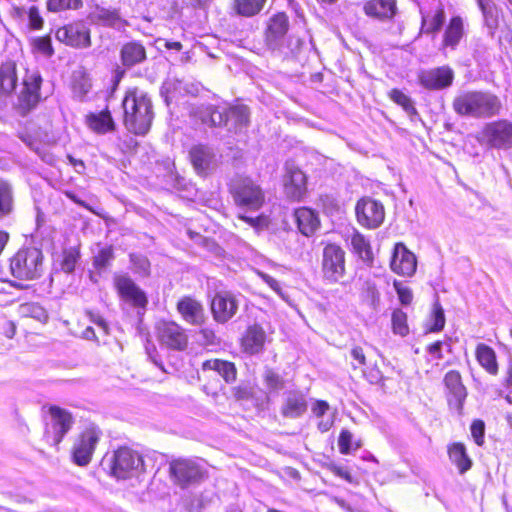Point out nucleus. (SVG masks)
I'll list each match as a JSON object with an SVG mask.
<instances>
[{"instance_id":"f257e3e1","label":"nucleus","mask_w":512,"mask_h":512,"mask_svg":"<svg viewBox=\"0 0 512 512\" xmlns=\"http://www.w3.org/2000/svg\"><path fill=\"white\" fill-rule=\"evenodd\" d=\"M456 114L474 119H488L500 115L501 99L490 91L472 90L458 94L453 100Z\"/></svg>"},{"instance_id":"f03ea898","label":"nucleus","mask_w":512,"mask_h":512,"mask_svg":"<svg viewBox=\"0 0 512 512\" xmlns=\"http://www.w3.org/2000/svg\"><path fill=\"white\" fill-rule=\"evenodd\" d=\"M122 106L126 128L136 135H145L154 118L152 101L148 94L138 88L130 89L126 92Z\"/></svg>"},{"instance_id":"7ed1b4c3","label":"nucleus","mask_w":512,"mask_h":512,"mask_svg":"<svg viewBox=\"0 0 512 512\" xmlns=\"http://www.w3.org/2000/svg\"><path fill=\"white\" fill-rule=\"evenodd\" d=\"M288 27V16L285 13H277L270 18L265 37L266 45L270 50L288 54L294 53L301 47L303 41L300 38L286 36Z\"/></svg>"},{"instance_id":"20e7f679","label":"nucleus","mask_w":512,"mask_h":512,"mask_svg":"<svg viewBox=\"0 0 512 512\" xmlns=\"http://www.w3.org/2000/svg\"><path fill=\"white\" fill-rule=\"evenodd\" d=\"M43 270V253L34 247L20 249L10 260V271L20 280L37 279Z\"/></svg>"},{"instance_id":"39448f33","label":"nucleus","mask_w":512,"mask_h":512,"mask_svg":"<svg viewBox=\"0 0 512 512\" xmlns=\"http://www.w3.org/2000/svg\"><path fill=\"white\" fill-rule=\"evenodd\" d=\"M478 142L490 149L510 150L512 148V122L499 119L484 124L477 136Z\"/></svg>"},{"instance_id":"423d86ee","label":"nucleus","mask_w":512,"mask_h":512,"mask_svg":"<svg viewBox=\"0 0 512 512\" xmlns=\"http://www.w3.org/2000/svg\"><path fill=\"white\" fill-rule=\"evenodd\" d=\"M110 469L114 477L127 479L138 476L144 471V461L138 452L128 447H120L110 460Z\"/></svg>"},{"instance_id":"0eeeda50","label":"nucleus","mask_w":512,"mask_h":512,"mask_svg":"<svg viewBox=\"0 0 512 512\" xmlns=\"http://www.w3.org/2000/svg\"><path fill=\"white\" fill-rule=\"evenodd\" d=\"M231 192L235 203L250 210H258L264 203L261 187L249 177H238L232 182Z\"/></svg>"},{"instance_id":"6e6552de","label":"nucleus","mask_w":512,"mask_h":512,"mask_svg":"<svg viewBox=\"0 0 512 512\" xmlns=\"http://www.w3.org/2000/svg\"><path fill=\"white\" fill-rule=\"evenodd\" d=\"M50 422L46 429L47 441L54 446L60 444L74 424L72 414L58 406L49 408Z\"/></svg>"},{"instance_id":"1a4fd4ad","label":"nucleus","mask_w":512,"mask_h":512,"mask_svg":"<svg viewBox=\"0 0 512 512\" xmlns=\"http://www.w3.org/2000/svg\"><path fill=\"white\" fill-rule=\"evenodd\" d=\"M323 276L329 282H338L345 274V251L336 244H327L322 254Z\"/></svg>"},{"instance_id":"9d476101","label":"nucleus","mask_w":512,"mask_h":512,"mask_svg":"<svg viewBox=\"0 0 512 512\" xmlns=\"http://www.w3.org/2000/svg\"><path fill=\"white\" fill-rule=\"evenodd\" d=\"M55 37L72 48L84 49L91 46L90 28L83 21H75L58 28Z\"/></svg>"},{"instance_id":"9b49d317","label":"nucleus","mask_w":512,"mask_h":512,"mask_svg":"<svg viewBox=\"0 0 512 512\" xmlns=\"http://www.w3.org/2000/svg\"><path fill=\"white\" fill-rule=\"evenodd\" d=\"M101 432L96 427L86 428L75 441L72 457L78 466H86L90 463L97 443L99 442Z\"/></svg>"},{"instance_id":"f8f14e48","label":"nucleus","mask_w":512,"mask_h":512,"mask_svg":"<svg viewBox=\"0 0 512 512\" xmlns=\"http://www.w3.org/2000/svg\"><path fill=\"white\" fill-rule=\"evenodd\" d=\"M358 222L369 229L378 228L385 219L383 204L375 199L364 197L355 207Z\"/></svg>"},{"instance_id":"ddd939ff","label":"nucleus","mask_w":512,"mask_h":512,"mask_svg":"<svg viewBox=\"0 0 512 512\" xmlns=\"http://www.w3.org/2000/svg\"><path fill=\"white\" fill-rule=\"evenodd\" d=\"M159 342L172 350L183 351L188 345V336L185 330L173 321H163L157 326Z\"/></svg>"},{"instance_id":"4468645a","label":"nucleus","mask_w":512,"mask_h":512,"mask_svg":"<svg viewBox=\"0 0 512 512\" xmlns=\"http://www.w3.org/2000/svg\"><path fill=\"white\" fill-rule=\"evenodd\" d=\"M443 382L449 407L455 410L458 415H462L467 389L462 383L460 373L456 370H450L445 374Z\"/></svg>"},{"instance_id":"2eb2a0df","label":"nucleus","mask_w":512,"mask_h":512,"mask_svg":"<svg viewBox=\"0 0 512 512\" xmlns=\"http://www.w3.org/2000/svg\"><path fill=\"white\" fill-rule=\"evenodd\" d=\"M391 270L403 277H411L416 272L417 259L404 243L394 245L391 260Z\"/></svg>"},{"instance_id":"dca6fc26","label":"nucleus","mask_w":512,"mask_h":512,"mask_svg":"<svg viewBox=\"0 0 512 512\" xmlns=\"http://www.w3.org/2000/svg\"><path fill=\"white\" fill-rule=\"evenodd\" d=\"M239 302L234 294L228 291L217 292L211 301L213 318L218 323L228 322L237 312Z\"/></svg>"},{"instance_id":"f3484780","label":"nucleus","mask_w":512,"mask_h":512,"mask_svg":"<svg viewBox=\"0 0 512 512\" xmlns=\"http://www.w3.org/2000/svg\"><path fill=\"white\" fill-rule=\"evenodd\" d=\"M170 472L182 487L198 482L203 477L200 466L190 459L173 460L170 463Z\"/></svg>"},{"instance_id":"a211bd4d","label":"nucleus","mask_w":512,"mask_h":512,"mask_svg":"<svg viewBox=\"0 0 512 512\" xmlns=\"http://www.w3.org/2000/svg\"><path fill=\"white\" fill-rule=\"evenodd\" d=\"M420 84L428 90H441L451 86L454 72L448 66H441L419 73Z\"/></svg>"},{"instance_id":"6ab92c4d","label":"nucleus","mask_w":512,"mask_h":512,"mask_svg":"<svg viewBox=\"0 0 512 512\" xmlns=\"http://www.w3.org/2000/svg\"><path fill=\"white\" fill-rule=\"evenodd\" d=\"M114 282L118 293L126 302L140 309L146 308L148 299L145 292L130 277L119 275L115 277Z\"/></svg>"},{"instance_id":"aec40b11","label":"nucleus","mask_w":512,"mask_h":512,"mask_svg":"<svg viewBox=\"0 0 512 512\" xmlns=\"http://www.w3.org/2000/svg\"><path fill=\"white\" fill-rule=\"evenodd\" d=\"M42 78L37 70H27L23 79V90L19 97L22 109L29 111L37 105L40 100L39 90Z\"/></svg>"},{"instance_id":"412c9836","label":"nucleus","mask_w":512,"mask_h":512,"mask_svg":"<svg viewBox=\"0 0 512 512\" xmlns=\"http://www.w3.org/2000/svg\"><path fill=\"white\" fill-rule=\"evenodd\" d=\"M189 156L194 170L200 176H207L216 168L215 153L207 146L192 147Z\"/></svg>"},{"instance_id":"4be33fe9","label":"nucleus","mask_w":512,"mask_h":512,"mask_svg":"<svg viewBox=\"0 0 512 512\" xmlns=\"http://www.w3.org/2000/svg\"><path fill=\"white\" fill-rule=\"evenodd\" d=\"M307 408L306 395L299 390H292L284 395L281 414L285 418L297 419L305 414Z\"/></svg>"},{"instance_id":"5701e85b","label":"nucleus","mask_w":512,"mask_h":512,"mask_svg":"<svg viewBox=\"0 0 512 512\" xmlns=\"http://www.w3.org/2000/svg\"><path fill=\"white\" fill-rule=\"evenodd\" d=\"M286 195L293 200H300L306 193V176L298 168L289 167L284 181Z\"/></svg>"},{"instance_id":"b1692460","label":"nucleus","mask_w":512,"mask_h":512,"mask_svg":"<svg viewBox=\"0 0 512 512\" xmlns=\"http://www.w3.org/2000/svg\"><path fill=\"white\" fill-rule=\"evenodd\" d=\"M177 310L183 320L191 325H201L204 322V309L200 302L184 297L177 303Z\"/></svg>"},{"instance_id":"393cba45","label":"nucleus","mask_w":512,"mask_h":512,"mask_svg":"<svg viewBox=\"0 0 512 512\" xmlns=\"http://www.w3.org/2000/svg\"><path fill=\"white\" fill-rule=\"evenodd\" d=\"M197 88L193 84L185 83L177 78L166 79L161 86V95L167 104L186 94H194Z\"/></svg>"},{"instance_id":"a878e982","label":"nucleus","mask_w":512,"mask_h":512,"mask_svg":"<svg viewBox=\"0 0 512 512\" xmlns=\"http://www.w3.org/2000/svg\"><path fill=\"white\" fill-rule=\"evenodd\" d=\"M396 9L395 0H370L363 6V10L367 16L381 21L393 18Z\"/></svg>"},{"instance_id":"bb28decb","label":"nucleus","mask_w":512,"mask_h":512,"mask_svg":"<svg viewBox=\"0 0 512 512\" xmlns=\"http://www.w3.org/2000/svg\"><path fill=\"white\" fill-rule=\"evenodd\" d=\"M266 340V333L264 329L254 324L247 328L243 338L242 347L245 352L253 355L262 351Z\"/></svg>"},{"instance_id":"cd10ccee","label":"nucleus","mask_w":512,"mask_h":512,"mask_svg":"<svg viewBox=\"0 0 512 512\" xmlns=\"http://www.w3.org/2000/svg\"><path fill=\"white\" fill-rule=\"evenodd\" d=\"M227 108L228 105L223 103L221 105H202L198 109L199 118L204 124L210 126H224L227 124Z\"/></svg>"},{"instance_id":"c85d7f7f","label":"nucleus","mask_w":512,"mask_h":512,"mask_svg":"<svg viewBox=\"0 0 512 512\" xmlns=\"http://www.w3.org/2000/svg\"><path fill=\"white\" fill-rule=\"evenodd\" d=\"M227 127L229 131L238 132L247 127L249 123L248 108L244 105L229 106L227 108Z\"/></svg>"},{"instance_id":"c756f323","label":"nucleus","mask_w":512,"mask_h":512,"mask_svg":"<svg viewBox=\"0 0 512 512\" xmlns=\"http://www.w3.org/2000/svg\"><path fill=\"white\" fill-rule=\"evenodd\" d=\"M295 218L300 232L305 236L312 235L320 224L317 214L306 207L296 209Z\"/></svg>"},{"instance_id":"7c9ffc66","label":"nucleus","mask_w":512,"mask_h":512,"mask_svg":"<svg viewBox=\"0 0 512 512\" xmlns=\"http://www.w3.org/2000/svg\"><path fill=\"white\" fill-rule=\"evenodd\" d=\"M464 36V23L460 16H454L450 19L443 35V46L452 50L456 49Z\"/></svg>"},{"instance_id":"2f4dec72","label":"nucleus","mask_w":512,"mask_h":512,"mask_svg":"<svg viewBox=\"0 0 512 512\" xmlns=\"http://www.w3.org/2000/svg\"><path fill=\"white\" fill-rule=\"evenodd\" d=\"M202 370H212L218 373L226 383H232L236 380L237 370L234 363L220 359L206 360L202 364Z\"/></svg>"},{"instance_id":"473e14b6","label":"nucleus","mask_w":512,"mask_h":512,"mask_svg":"<svg viewBox=\"0 0 512 512\" xmlns=\"http://www.w3.org/2000/svg\"><path fill=\"white\" fill-rule=\"evenodd\" d=\"M93 16L97 23L114 29L121 30L127 25V22L121 18L116 9L97 7Z\"/></svg>"},{"instance_id":"72a5a7b5","label":"nucleus","mask_w":512,"mask_h":512,"mask_svg":"<svg viewBox=\"0 0 512 512\" xmlns=\"http://www.w3.org/2000/svg\"><path fill=\"white\" fill-rule=\"evenodd\" d=\"M146 58V51L142 44L138 42H129L123 45L121 49V60L124 66L132 67L141 63Z\"/></svg>"},{"instance_id":"f704fd0d","label":"nucleus","mask_w":512,"mask_h":512,"mask_svg":"<svg viewBox=\"0 0 512 512\" xmlns=\"http://www.w3.org/2000/svg\"><path fill=\"white\" fill-rule=\"evenodd\" d=\"M87 124L91 130L98 134H105L114 130L115 124L109 110L92 113L87 116Z\"/></svg>"},{"instance_id":"c9c22d12","label":"nucleus","mask_w":512,"mask_h":512,"mask_svg":"<svg viewBox=\"0 0 512 512\" xmlns=\"http://www.w3.org/2000/svg\"><path fill=\"white\" fill-rule=\"evenodd\" d=\"M449 459L454 463L460 474L467 472L472 466V460L462 443H453L448 447Z\"/></svg>"},{"instance_id":"e433bc0d","label":"nucleus","mask_w":512,"mask_h":512,"mask_svg":"<svg viewBox=\"0 0 512 512\" xmlns=\"http://www.w3.org/2000/svg\"><path fill=\"white\" fill-rule=\"evenodd\" d=\"M11 15L14 19L22 21L27 18L29 27L34 30L41 29L44 24V20L36 6H31L28 10L21 6H13L11 8Z\"/></svg>"},{"instance_id":"4c0bfd02","label":"nucleus","mask_w":512,"mask_h":512,"mask_svg":"<svg viewBox=\"0 0 512 512\" xmlns=\"http://www.w3.org/2000/svg\"><path fill=\"white\" fill-rule=\"evenodd\" d=\"M476 358L479 364L490 374L498 373V364L494 350L484 343H480L476 347Z\"/></svg>"},{"instance_id":"58836bf2","label":"nucleus","mask_w":512,"mask_h":512,"mask_svg":"<svg viewBox=\"0 0 512 512\" xmlns=\"http://www.w3.org/2000/svg\"><path fill=\"white\" fill-rule=\"evenodd\" d=\"M350 244L353 252L357 254L363 262L367 264H371L373 262L371 245L364 235L354 231L350 238Z\"/></svg>"},{"instance_id":"ea45409f","label":"nucleus","mask_w":512,"mask_h":512,"mask_svg":"<svg viewBox=\"0 0 512 512\" xmlns=\"http://www.w3.org/2000/svg\"><path fill=\"white\" fill-rule=\"evenodd\" d=\"M17 83L16 65L14 62H6L0 66V93L8 95Z\"/></svg>"},{"instance_id":"a19ab883","label":"nucleus","mask_w":512,"mask_h":512,"mask_svg":"<svg viewBox=\"0 0 512 512\" xmlns=\"http://www.w3.org/2000/svg\"><path fill=\"white\" fill-rule=\"evenodd\" d=\"M477 3L482 12L484 23L490 34L493 35L499 23L498 8L493 0H477Z\"/></svg>"},{"instance_id":"79ce46f5","label":"nucleus","mask_w":512,"mask_h":512,"mask_svg":"<svg viewBox=\"0 0 512 512\" xmlns=\"http://www.w3.org/2000/svg\"><path fill=\"white\" fill-rule=\"evenodd\" d=\"M422 14V26L421 29L424 33H435L438 32L444 24L445 21V13L443 8L437 7V9L432 13H425L421 9Z\"/></svg>"},{"instance_id":"37998d69","label":"nucleus","mask_w":512,"mask_h":512,"mask_svg":"<svg viewBox=\"0 0 512 512\" xmlns=\"http://www.w3.org/2000/svg\"><path fill=\"white\" fill-rule=\"evenodd\" d=\"M14 207V194L12 185L0 179V218L9 215Z\"/></svg>"},{"instance_id":"c03bdc74","label":"nucleus","mask_w":512,"mask_h":512,"mask_svg":"<svg viewBox=\"0 0 512 512\" xmlns=\"http://www.w3.org/2000/svg\"><path fill=\"white\" fill-rule=\"evenodd\" d=\"M266 0H234V10L238 15L251 17L258 14Z\"/></svg>"},{"instance_id":"a18cd8bd","label":"nucleus","mask_w":512,"mask_h":512,"mask_svg":"<svg viewBox=\"0 0 512 512\" xmlns=\"http://www.w3.org/2000/svg\"><path fill=\"white\" fill-rule=\"evenodd\" d=\"M392 329L395 334L406 336L409 332L407 314L401 309H395L392 313Z\"/></svg>"},{"instance_id":"49530a36","label":"nucleus","mask_w":512,"mask_h":512,"mask_svg":"<svg viewBox=\"0 0 512 512\" xmlns=\"http://www.w3.org/2000/svg\"><path fill=\"white\" fill-rule=\"evenodd\" d=\"M130 262L134 273L140 276H148L150 273V262L148 258L142 254L131 253Z\"/></svg>"},{"instance_id":"de8ad7c7","label":"nucleus","mask_w":512,"mask_h":512,"mask_svg":"<svg viewBox=\"0 0 512 512\" xmlns=\"http://www.w3.org/2000/svg\"><path fill=\"white\" fill-rule=\"evenodd\" d=\"M445 315L444 310L439 302H435L433 305L432 315L430 318L429 331L439 332L444 328Z\"/></svg>"},{"instance_id":"09e8293b","label":"nucleus","mask_w":512,"mask_h":512,"mask_svg":"<svg viewBox=\"0 0 512 512\" xmlns=\"http://www.w3.org/2000/svg\"><path fill=\"white\" fill-rule=\"evenodd\" d=\"M82 6V0H48L47 9L50 12H61L68 9H79Z\"/></svg>"},{"instance_id":"8fccbe9b","label":"nucleus","mask_w":512,"mask_h":512,"mask_svg":"<svg viewBox=\"0 0 512 512\" xmlns=\"http://www.w3.org/2000/svg\"><path fill=\"white\" fill-rule=\"evenodd\" d=\"M391 99L400 105L409 115L416 114L412 100L403 92L393 89L390 93Z\"/></svg>"},{"instance_id":"3c124183","label":"nucleus","mask_w":512,"mask_h":512,"mask_svg":"<svg viewBox=\"0 0 512 512\" xmlns=\"http://www.w3.org/2000/svg\"><path fill=\"white\" fill-rule=\"evenodd\" d=\"M79 259V252L75 248H69L63 252V260L61 262V269L66 273L74 271L76 263Z\"/></svg>"},{"instance_id":"603ef678","label":"nucleus","mask_w":512,"mask_h":512,"mask_svg":"<svg viewBox=\"0 0 512 512\" xmlns=\"http://www.w3.org/2000/svg\"><path fill=\"white\" fill-rule=\"evenodd\" d=\"M21 312L24 315H29L33 318H36L40 321H45L47 319L46 311L38 304L35 303H27L21 306Z\"/></svg>"},{"instance_id":"864d4df0","label":"nucleus","mask_w":512,"mask_h":512,"mask_svg":"<svg viewBox=\"0 0 512 512\" xmlns=\"http://www.w3.org/2000/svg\"><path fill=\"white\" fill-rule=\"evenodd\" d=\"M264 381L271 390H279L284 386V381L279 374L272 369H266L264 372Z\"/></svg>"},{"instance_id":"5fc2aeb1","label":"nucleus","mask_w":512,"mask_h":512,"mask_svg":"<svg viewBox=\"0 0 512 512\" xmlns=\"http://www.w3.org/2000/svg\"><path fill=\"white\" fill-rule=\"evenodd\" d=\"M393 286L398 295L400 303L405 306L411 304L413 300L412 290L397 280L394 281Z\"/></svg>"},{"instance_id":"6e6d98bb","label":"nucleus","mask_w":512,"mask_h":512,"mask_svg":"<svg viewBox=\"0 0 512 512\" xmlns=\"http://www.w3.org/2000/svg\"><path fill=\"white\" fill-rule=\"evenodd\" d=\"M33 47L45 56H52L54 53L50 37H37L33 40Z\"/></svg>"},{"instance_id":"4d7b16f0","label":"nucleus","mask_w":512,"mask_h":512,"mask_svg":"<svg viewBox=\"0 0 512 512\" xmlns=\"http://www.w3.org/2000/svg\"><path fill=\"white\" fill-rule=\"evenodd\" d=\"M113 259V251L111 248H102L94 257V266L97 269L105 268Z\"/></svg>"},{"instance_id":"13d9d810","label":"nucleus","mask_w":512,"mask_h":512,"mask_svg":"<svg viewBox=\"0 0 512 512\" xmlns=\"http://www.w3.org/2000/svg\"><path fill=\"white\" fill-rule=\"evenodd\" d=\"M353 435L350 431L343 429L339 435L338 446L339 451L343 455H348L352 449Z\"/></svg>"},{"instance_id":"bf43d9fd","label":"nucleus","mask_w":512,"mask_h":512,"mask_svg":"<svg viewBox=\"0 0 512 512\" xmlns=\"http://www.w3.org/2000/svg\"><path fill=\"white\" fill-rule=\"evenodd\" d=\"M443 347H446L448 350H450L451 345H450L449 341H444V342L436 341L427 347V352L432 356L433 359L441 360L443 358V355H442Z\"/></svg>"},{"instance_id":"052dcab7","label":"nucleus","mask_w":512,"mask_h":512,"mask_svg":"<svg viewBox=\"0 0 512 512\" xmlns=\"http://www.w3.org/2000/svg\"><path fill=\"white\" fill-rule=\"evenodd\" d=\"M471 435L478 445H482L485 425L482 420H474L471 424Z\"/></svg>"},{"instance_id":"680f3d73","label":"nucleus","mask_w":512,"mask_h":512,"mask_svg":"<svg viewBox=\"0 0 512 512\" xmlns=\"http://www.w3.org/2000/svg\"><path fill=\"white\" fill-rule=\"evenodd\" d=\"M367 297L370 299L371 305L376 308L380 302V294L374 284L367 283L366 285Z\"/></svg>"},{"instance_id":"e2e57ef3","label":"nucleus","mask_w":512,"mask_h":512,"mask_svg":"<svg viewBox=\"0 0 512 512\" xmlns=\"http://www.w3.org/2000/svg\"><path fill=\"white\" fill-rule=\"evenodd\" d=\"M330 406L326 401L316 400L311 410L316 417H322L329 410Z\"/></svg>"},{"instance_id":"0e129e2a","label":"nucleus","mask_w":512,"mask_h":512,"mask_svg":"<svg viewBox=\"0 0 512 512\" xmlns=\"http://www.w3.org/2000/svg\"><path fill=\"white\" fill-rule=\"evenodd\" d=\"M239 218L256 229L262 228L266 225V219L264 217H248L240 215Z\"/></svg>"},{"instance_id":"69168bd1","label":"nucleus","mask_w":512,"mask_h":512,"mask_svg":"<svg viewBox=\"0 0 512 512\" xmlns=\"http://www.w3.org/2000/svg\"><path fill=\"white\" fill-rule=\"evenodd\" d=\"M350 354L351 357L357 362L358 366H364L366 364V357L361 347H353Z\"/></svg>"},{"instance_id":"338daca9","label":"nucleus","mask_w":512,"mask_h":512,"mask_svg":"<svg viewBox=\"0 0 512 512\" xmlns=\"http://www.w3.org/2000/svg\"><path fill=\"white\" fill-rule=\"evenodd\" d=\"M89 316L91 322L97 325V327L103 331V334L108 333V325L102 316L91 312L89 313Z\"/></svg>"},{"instance_id":"774afa93","label":"nucleus","mask_w":512,"mask_h":512,"mask_svg":"<svg viewBox=\"0 0 512 512\" xmlns=\"http://www.w3.org/2000/svg\"><path fill=\"white\" fill-rule=\"evenodd\" d=\"M261 277L262 279L264 280V282L269 285L270 288H272L274 291L276 292H280V283L274 279L272 276L268 275V274H261Z\"/></svg>"}]
</instances>
